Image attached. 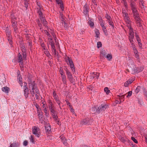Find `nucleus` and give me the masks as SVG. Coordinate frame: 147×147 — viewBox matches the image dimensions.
Masks as SVG:
<instances>
[{
  "label": "nucleus",
  "mask_w": 147,
  "mask_h": 147,
  "mask_svg": "<svg viewBox=\"0 0 147 147\" xmlns=\"http://www.w3.org/2000/svg\"><path fill=\"white\" fill-rule=\"evenodd\" d=\"M130 6L135 20L140 18L139 13L136 8V3L133 0H131Z\"/></svg>",
  "instance_id": "f257e3e1"
},
{
  "label": "nucleus",
  "mask_w": 147,
  "mask_h": 147,
  "mask_svg": "<svg viewBox=\"0 0 147 147\" xmlns=\"http://www.w3.org/2000/svg\"><path fill=\"white\" fill-rule=\"evenodd\" d=\"M29 89L32 96H34L35 93L38 94L39 90L36 88V86L34 81H31L28 84Z\"/></svg>",
  "instance_id": "f03ea898"
},
{
  "label": "nucleus",
  "mask_w": 147,
  "mask_h": 147,
  "mask_svg": "<svg viewBox=\"0 0 147 147\" xmlns=\"http://www.w3.org/2000/svg\"><path fill=\"white\" fill-rule=\"evenodd\" d=\"M32 134L35 135V136L37 137H39L40 136V133L39 132V128L36 126H34L32 127Z\"/></svg>",
  "instance_id": "7ed1b4c3"
},
{
  "label": "nucleus",
  "mask_w": 147,
  "mask_h": 147,
  "mask_svg": "<svg viewBox=\"0 0 147 147\" xmlns=\"http://www.w3.org/2000/svg\"><path fill=\"white\" fill-rule=\"evenodd\" d=\"M108 107V106L107 105L105 104H102L99 106L96 110V112L99 113L101 111H105Z\"/></svg>",
  "instance_id": "20e7f679"
},
{
  "label": "nucleus",
  "mask_w": 147,
  "mask_h": 147,
  "mask_svg": "<svg viewBox=\"0 0 147 147\" xmlns=\"http://www.w3.org/2000/svg\"><path fill=\"white\" fill-rule=\"evenodd\" d=\"M131 47L133 48L134 52L135 54L136 58L139 60V57L138 54V52L136 49V45L132 43L131 44Z\"/></svg>",
  "instance_id": "39448f33"
},
{
  "label": "nucleus",
  "mask_w": 147,
  "mask_h": 147,
  "mask_svg": "<svg viewBox=\"0 0 147 147\" xmlns=\"http://www.w3.org/2000/svg\"><path fill=\"white\" fill-rule=\"evenodd\" d=\"M65 61L67 63V64H68L69 63L70 66V68H73V67H74V65L73 62L71 58L69 57H66L65 59Z\"/></svg>",
  "instance_id": "423d86ee"
},
{
  "label": "nucleus",
  "mask_w": 147,
  "mask_h": 147,
  "mask_svg": "<svg viewBox=\"0 0 147 147\" xmlns=\"http://www.w3.org/2000/svg\"><path fill=\"white\" fill-rule=\"evenodd\" d=\"M24 95L26 98H27L28 96L29 91L27 86L26 85L24 86Z\"/></svg>",
  "instance_id": "0eeeda50"
},
{
  "label": "nucleus",
  "mask_w": 147,
  "mask_h": 147,
  "mask_svg": "<svg viewBox=\"0 0 147 147\" xmlns=\"http://www.w3.org/2000/svg\"><path fill=\"white\" fill-rule=\"evenodd\" d=\"M124 20L127 24V26L128 28L131 27V22L130 20V18L129 17L125 18L124 19Z\"/></svg>",
  "instance_id": "6e6552de"
},
{
  "label": "nucleus",
  "mask_w": 147,
  "mask_h": 147,
  "mask_svg": "<svg viewBox=\"0 0 147 147\" xmlns=\"http://www.w3.org/2000/svg\"><path fill=\"white\" fill-rule=\"evenodd\" d=\"M99 74L98 73H93L90 76V78L93 79L96 78V79H98L99 76Z\"/></svg>",
  "instance_id": "1a4fd4ad"
},
{
  "label": "nucleus",
  "mask_w": 147,
  "mask_h": 147,
  "mask_svg": "<svg viewBox=\"0 0 147 147\" xmlns=\"http://www.w3.org/2000/svg\"><path fill=\"white\" fill-rule=\"evenodd\" d=\"M128 28L129 30V38H134V32L133 31V29L131 28V27L130 28Z\"/></svg>",
  "instance_id": "9d476101"
},
{
  "label": "nucleus",
  "mask_w": 147,
  "mask_h": 147,
  "mask_svg": "<svg viewBox=\"0 0 147 147\" xmlns=\"http://www.w3.org/2000/svg\"><path fill=\"white\" fill-rule=\"evenodd\" d=\"M18 62L20 63L22 65L23 64V59L22 55L19 53L18 55Z\"/></svg>",
  "instance_id": "9b49d317"
},
{
  "label": "nucleus",
  "mask_w": 147,
  "mask_h": 147,
  "mask_svg": "<svg viewBox=\"0 0 147 147\" xmlns=\"http://www.w3.org/2000/svg\"><path fill=\"white\" fill-rule=\"evenodd\" d=\"M11 22L12 23V25H13L14 23L15 24H17V19L15 16L12 15H11Z\"/></svg>",
  "instance_id": "f8f14e48"
},
{
  "label": "nucleus",
  "mask_w": 147,
  "mask_h": 147,
  "mask_svg": "<svg viewBox=\"0 0 147 147\" xmlns=\"http://www.w3.org/2000/svg\"><path fill=\"white\" fill-rule=\"evenodd\" d=\"M100 53V57L101 58L105 57L107 54L106 51L103 49L101 50Z\"/></svg>",
  "instance_id": "ddd939ff"
},
{
  "label": "nucleus",
  "mask_w": 147,
  "mask_h": 147,
  "mask_svg": "<svg viewBox=\"0 0 147 147\" xmlns=\"http://www.w3.org/2000/svg\"><path fill=\"white\" fill-rule=\"evenodd\" d=\"M134 80L132 79H129L126 81L124 83V86L125 87H128L129 85L131 84L134 81Z\"/></svg>",
  "instance_id": "4468645a"
},
{
  "label": "nucleus",
  "mask_w": 147,
  "mask_h": 147,
  "mask_svg": "<svg viewBox=\"0 0 147 147\" xmlns=\"http://www.w3.org/2000/svg\"><path fill=\"white\" fill-rule=\"evenodd\" d=\"M67 78H68L69 80L73 84H75V82H74V80L73 79V77L72 75H71L68 76H67Z\"/></svg>",
  "instance_id": "2eb2a0df"
},
{
  "label": "nucleus",
  "mask_w": 147,
  "mask_h": 147,
  "mask_svg": "<svg viewBox=\"0 0 147 147\" xmlns=\"http://www.w3.org/2000/svg\"><path fill=\"white\" fill-rule=\"evenodd\" d=\"M136 21L137 26L139 27H141L142 26V20L140 18L138 19L135 20Z\"/></svg>",
  "instance_id": "dca6fc26"
},
{
  "label": "nucleus",
  "mask_w": 147,
  "mask_h": 147,
  "mask_svg": "<svg viewBox=\"0 0 147 147\" xmlns=\"http://www.w3.org/2000/svg\"><path fill=\"white\" fill-rule=\"evenodd\" d=\"M45 129L46 132H50L51 130L50 125L49 124L46 125L45 126Z\"/></svg>",
  "instance_id": "f3484780"
},
{
  "label": "nucleus",
  "mask_w": 147,
  "mask_h": 147,
  "mask_svg": "<svg viewBox=\"0 0 147 147\" xmlns=\"http://www.w3.org/2000/svg\"><path fill=\"white\" fill-rule=\"evenodd\" d=\"M38 113L40 121H41L42 122H43V119L42 113L41 111L40 112H38Z\"/></svg>",
  "instance_id": "a211bd4d"
},
{
  "label": "nucleus",
  "mask_w": 147,
  "mask_h": 147,
  "mask_svg": "<svg viewBox=\"0 0 147 147\" xmlns=\"http://www.w3.org/2000/svg\"><path fill=\"white\" fill-rule=\"evenodd\" d=\"M89 120L88 119H85L82 121L81 124H82L86 125L88 124Z\"/></svg>",
  "instance_id": "6ab92c4d"
},
{
  "label": "nucleus",
  "mask_w": 147,
  "mask_h": 147,
  "mask_svg": "<svg viewBox=\"0 0 147 147\" xmlns=\"http://www.w3.org/2000/svg\"><path fill=\"white\" fill-rule=\"evenodd\" d=\"M18 82L20 84V86L22 87V78L21 77V76H20V75H18Z\"/></svg>",
  "instance_id": "aec40b11"
},
{
  "label": "nucleus",
  "mask_w": 147,
  "mask_h": 147,
  "mask_svg": "<svg viewBox=\"0 0 147 147\" xmlns=\"http://www.w3.org/2000/svg\"><path fill=\"white\" fill-rule=\"evenodd\" d=\"M2 90L5 93H8L9 90V88L5 86L2 88Z\"/></svg>",
  "instance_id": "412c9836"
},
{
  "label": "nucleus",
  "mask_w": 147,
  "mask_h": 147,
  "mask_svg": "<svg viewBox=\"0 0 147 147\" xmlns=\"http://www.w3.org/2000/svg\"><path fill=\"white\" fill-rule=\"evenodd\" d=\"M122 13L123 14V16L124 19L125 18L129 17L128 14L126 12V11L124 9H122Z\"/></svg>",
  "instance_id": "4be33fe9"
},
{
  "label": "nucleus",
  "mask_w": 147,
  "mask_h": 147,
  "mask_svg": "<svg viewBox=\"0 0 147 147\" xmlns=\"http://www.w3.org/2000/svg\"><path fill=\"white\" fill-rule=\"evenodd\" d=\"M124 95H122L121 94H120L118 96L120 100V103H121L122 102H123L124 100Z\"/></svg>",
  "instance_id": "5701e85b"
},
{
  "label": "nucleus",
  "mask_w": 147,
  "mask_h": 147,
  "mask_svg": "<svg viewBox=\"0 0 147 147\" xmlns=\"http://www.w3.org/2000/svg\"><path fill=\"white\" fill-rule=\"evenodd\" d=\"M15 23L13 24V25H12V27H13V28L14 30V31L15 32L17 33L18 32V28L17 27V24H15Z\"/></svg>",
  "instance_id": "b1692460"
},
{
  "label": "nucleus",
  "mask_w": 147,
  "mask_h": 147,
  "mask_svg": "<svg viewBox=\"0 0 147 147\" xmlns=\"http://www.w3.org/2000/svg\"><path fill=\"white\" fill-rule=\"evenodd\" d=\"M105 57L108 60L110 61L112 58V56L111 54H107Z\"/></svg>",
  "instance_id": "393cba45"
},
{
  "label": "nucleus",
  "mask_w": 147,
  "mask_h": 147,
  "mask_svg": "<svg viewBox=\"0 0 147 147\" xmlns=\"http://www.w3.org/2000/svg\"><path fill=\"white\" fill-rule=\"evenodd\" d=\"M42 19H40L42 23H43L44 26L45 27L47 26V22L46 20L44 18H43Z\"/></svg>",
  "instance_id": "a878e982"
},
{
  "label": "nucleus",
  "mask_w": 147,
  "mask_h": 147,
  "mask_svg": "<svg viewBox=\"0 0 147 147\" xmlns=\"http://www.w3.org/2000/svg\"><path fill=\"white\" fill-rule=\"evenodd\" d=\"M61 140L62 141V142H63V144L67 146V142L66 139H65V138H61Z\"/></svg>",
  "instance_id": "bb28decb"
},
{
  "label": "nucleus",
  "mask_w": 147,
  "mask_h": 147,
  "mask_svg": "<svg viewBox=\"0 0 147 147\" xmlns=\"http://www.w3.org/2000/svg\"><path fill=\"white\" fill-rule=\"evenodd\" d=\"M140 5L141 8L142 10H145V6L144 5V3H143L142 2H140Z\"/></svg>",
  "instance_id": "cd10ccee"
},
{
  "label": "nucleus",
  "mask_w": 147,
  "mask_h": 147,
  "mask_svg": "<svg viewBox=\"0 0 147 147\" xmlns=\"http://www.w3.org/2000/svg\"><path fill=\"white\" fill-rule=\"evenodd\" d=\"M18 144L17 143H14L11 144L9 147H18Z\"/></svg>",
  "instance_id": "c85d7f7f"
},
{
  "label": "nucleus",
  "mask_w": 147,
  "mask_h": 147,
  "mask_svg": "<svg viewBox=\"0 0 147 147\" xmlns=\"http://www.w3.org/2000/svg\"><path fill=\"white\" fill-rule=\"evenodd\" d=\"M49 44L51 45L52 50H53L54 49H55V43L54 42H50V43H49Z\"/></svg>",
  "instance_id": "c756f323"
},
{
  "label": "nucleus",
  "mask_w": 147,
  "mask_h": 147,
  "mask_svg": "<svg viewBox=\"0 0 147 147\" xmlns=\"http://www.w3.org/2000/svg\"><path fill=\"white\" fill-rule=\"evenodd\" d=\"M105 17L108 20V21H110L112 20L111 16L108 15V14L106 13L105 16Z\"/></svg>",
  "instance_id": "7c9ffc66"
},
{
  "label": "nucleus",
  "mask_w": 147,
  "mask_h": 147,
  "mask_svg": "<svg viewBox=\"0 0 147 147\" xmlns=\"http://www.w3.org/2000/svg\"><path fill=\"white\" fill-rule=\"evenodd\" d=\"M38 14L40 18V19L43 20L42 19L44 18L43 17V16L42 13V12H41V11H40L39 10H38Z\"/></svg>",
  "instance_id": "2f4dec72"
},
{
  "label": "nucleus",
  "mask_w": 147,
  "mask_h": 147,
  "mask_svg": "<svg viewBox=\"0 0 147 147\" xmlns=\"http://www.w3.org/2000/svg\"><path fill=\"white\" fill-rule=\"evenodd\" d=\"M30 141L33 144H35V140L34 137L31 135L30 138Z\"/></svg>",
  "instance_id": "473e14b6"
},
{
  "label": "nucleus",
  "mask_w": 147,
  "mask_h": 147,
  "mask_svg": "<svg viewBox=\"0 0 147 147\" xmlns=\"http://www.w3.org/2000/svg\"><path fill=\"white\" fill-rule=\"evenodd\" d=\"M65 71L66 72V74L67 75V76H68L71 75H72L71 73V72L69 71V69L67 68H66L65 69Z\"/></svg>",
  "instance_id": "72a5a7b5"
},
{
  "label": "nucleus",
  "mask_w": 147,
  "mask_h": 147,
  "mask_svg": "<svg viewBox=\"0 0 147 147\" xmlns=\"http://www.w3.org/2000/svg\"><path fill=\"white\" fill-rule=\"evenodd\" d=\"M42 107L44 109V111L45 112V113L46 114H48L47 107L45 105V104H43Z\"/></svg>",
  "instance_id": "f704fd0d"
},
{
  "label": "nucleus",
  "mask_w": 147,
  "mask_h": 147,
  "mask_svg": "<svg viewBox=\"0 0 147 147\" xmlns=\"http://www.w3.org/2000/svg\"><path fill=\"white\" fill-rule=\"evenodd\" d=\"M104 90L107 94H109L110 92V90L107 87H105L104 88Z\"/></svg>",
  "instance_id": "c9c22d12"
},
{
  "label": "nucleus",
  "mask_w": 147,
  "mask_h": 147,
  "mask_svg": "<svg viewBox=\"0 0 147 147\" xmlns=\"http://www.w3.org/2000/svg\"><path fill=\"white\" fill-rule=\"evenodd\" d=\"M102 28L105 34L107 35V30L106 29V28L105 26L102 27Z\"/></svg>",
  "instance_id": "e433bc0d"
},
{
  "label": "nucleus",
  "mask_w": 147,
  "mask_h": 147,
  "mask_svg": "<svg viewBox=\"0 0 147 147\" xmlns=\"http://www.w3.org/2000/svg\"><path fill=\"white\" fill-rule=\"evenodd\" d=\"M88 23L90 27H93L94 26V23L90 20Z\"/></svg>",
  "instance_id": "4c0bfd02"
},
{
  "label": "nucleus",
  "mask_w": 147,
  "mask_h": 147,
  "mask_svg": "<svg viewBox=\"0 0 147 147\" xmlns=\"http://www.w3.org/2000/svg\"><path fill=\"white\" fill-rule=\"evenodd\" d=\"M35 106L37 109V112L41 111V110L40 109V107L37 104H36L35 105Z\"/></svg>",
  "instance_id": "58836bf2"
},
{
  "label": "nucleus",
  "mask_w": 147,
  "mask_h": 147,
  "mask_svg": "<svg viewBox=\"0 0 147 147\" xmlns=\"http://www.w3.org/2000/svg\"><path fill=\"white\" fill-rule=\"evenodd\" d=\"M59 71V73H60V74H61H61H65L64 73L62 67H60Z\"/></svg>",
  "instance_id": "ea45409f"
},
{
  "label": "nucleus",
  "mask_w": 147,
  "mask_h": 147,
  "mask_svg": "<svg viewBox=\"0 0 147 147\" xmlns=\"http://www.w3.org/2000/svg\"><path fill=\"white\" fill-rule=\"evenodd\" d=\"M48 40H49V42L50 43V42H53V41L52 40V37L50 35L48 36Z\"/></svg>",
  "instance_id": "a19ab883"
},
{
  "label": "nucleus",
  "mask_w": 147,
  "mask_h": 147,
  "mask_svg": "<svg viewBox=\"0 0 147 147\" xmlns=\"http://www.w3.org/2000/svg\"><path fill=\"white\" fill-rule=\"evenodd\" d=\"M45 50H46L44 51L47 57H49L51 56V55L49 53V52L46 49Z\"/></svg>",
  "instance_id": "79ce46f5"
},
{
  "label": "nucleus",
  "mask_w": 147,
  "mask_h": 147,
  "mask_svg": "<svg viewBox=\"0 0 147 147\" xmlns=\"http://www.w3.org/2000/svg\"><path fill=\"white\" fill-rule=\"evenodd\" d=\"M49 110L53 109V103L51 101H50L49 102Z\"/></svg>",
  "instance_id": "37998d69"
},
{
  "label": "nucleus",
  "mask_w": 147,
  "mask_h": 147,
  "mask_svg": "<svg viewBox=\"0 0 147 147\" xmlns=\"http://www.w3.org/2000/svg\"><path fill=\"white\" fill-rule=\"evenodd\" d=\"M102 43L100 42H98L97 43V47L98 48H99L102 47Z\"/></svg>",
  "instance_id": "c03bdc74"
},
{
  "label": "nucleus",
  "mask_w": 147,
  "mask_h": 147,
  "mask_svg": "<svg viewBox=\"0 0 147 147\" xmlns=\"http://www.w3.org/2000/svg\"><path fill=\"white\" fill-rule=\"evenodd\" d=\"M100 24L102 28L105 26H104V23H103V21L102 19H101V21H100Z\"/></svg>",
  "instance_id": "a18cd8bd"
},
{
  "label": "nucleus",
  "mask_w": 147,
  "mask_h": 147,
  "mask_svg": "<svg viewBox=\"0 0 147 147\" xmlns=\"http://www.w3.org/2000/svg\"><path fill=\"white\" fill-rule=\"evenodd\" d=\"M140 86H138L135 90V91L136 93H138L140 91Z\"/></svg>",
  "instance_id": "49530a36"
},
{
  "label": "nucleus",
  "mask_w": 147,
  "mask_h": 147,
  "mask_svg": "<svg viewBox=\"0 0 147 147\" xmlns=\"http://www.w3.org/2000/svg\"><path fill=\"white\" fill-rule=\"evenodd\" d=\"M109 24L113 28H114L113 23L112 22V20L108 21Z\"/></svg>",
  "instance_id": "de8ad7c7"
},
{
  "label": "nucleus",
  "mask_w": 147,
  "mask_h": 147,
  "mask_svg": "<svg viewBox=\"0 0 147 147\" xmlns=\"http://www.w3.org/2000/svg\"><path fill=\"white\" fill-rule=\"evenodd\" d=\"M41 47L43 48V49L45 50L46 49L45 48V46L44 43H42L41 44Z\"/></svg>",
  "instance_id": "09e8293b"
},
{
  "label": "nucleus",
  "mask_w": 147,
  "mask_h": 147,
  "mask_svg": "<svg viewBox=\"0 0 147 147\" xmlns=\"http://www.w3.org/2000/svg\"><path fill=\"white\" fill-rule=\"evenodd\" d=\"M140 68V70H137L136 71H135V72L138 73L142 71L143 69V67H141Z\"/></svg>",
  "instance_id": "8fccbe9b"
},
{
  "label": "nucleus",
  "mask_w": 147,
  "mask_h": 147,
  "mask_svg": "<svg viewBox=\"0 0 147 147\" xmlns=\"http://www.w3.org/2000/svg\"><path fill=\"white\" fill-rule=\"evenodd\" d=\"M62 80L64 84H66V78H62Z\"/></svg>",
  "instance_id": "3c124183"
},
{
  "label": "nucleus",
  "mask_w": 147,
  "mask_h": 147,
  "mask_svg": "<svg viewBox=\"0 0 147 147\" xmlns=\"http://www.w3.org/2000/svg\"><path fill=\"white\" fill-rule=\"evenodd\" d=\"M28 142L26 140L24 141L23 142V144L24 146H27L28 144Z\"/></svg>",
  "instance_id": "603ef678"
},
{
  "label": "nucleus",
  "mask_w": 147,
  "mask_h": 147,
  "mask_svg": "<svg viewBox=\"0 0 147 147\" xmlns=\"http://www.w3.org/2000/svg\"><path fill=\"white\" fill-rule=\"evenodd\" d=\"M132 92L131 91H129L127 93L128 94L127 96V98H128V97H130L131 96V95L132 94Z\"/></svg>",
  "instance_id": "864d4df0"
},
{
  "label": "nucleus",
  "mask_w": 147,
  "mask_h": 147,
  "mask_svg": "<svg viewBox=\"0 0 147 147\" xmlns=\"http://www.w3.org/2000/svg\"><path fill=\"white\" fill-rule=\"evenodd\" d=\"M88 12V11L87 10V9L86 8H85L84 9V14L85 15H86Z\"/></svg>",
  "instance_id": "5fc2aeb1"
},
{
  "label": "nucleus",
  "mask_w": 147,
  "mask_h": 147,
  "mask_svg": "<svg viewBox=\"0 0 147 147\" xmlns=\"http://www.w3.org/2000/svg\"><path fill=\"white\" fill-rule=\"evenodd\" d=\"M96 34V36L98 38L99 36V35L100 34V33L99 32L98 30H97L95 32Z\"/></svg>",
  "instance_id": "6e6d98bb"
},
{
  "label": "nucleus",
  "mask_w": 147,
  "mask_h": 147,
  "mask_svg": "<svg viewBox=\"0 0 147 147\" xmlns=\"http://www.w3.org/2000/svg\"><path fill=\"white\" fill-rule=\"evenodd\" d=\"M138 44L139 46V47L140 48L142 49V43H141L140 40L138 41Z\"/></svg>",
  "instance_id": "4d7b16f0"
},
{
  "label": "nucleus",
  "mask_w": 147,
  "mask_h": 147,
  "mask_svg": "<svg viewBox=\"0 0 147 147\" xmlns=\"http://www.w3.org/2000/svg\"><path fill=\"white\" fill-rule=\"evenodd\" d=\"M122 3H123V4L124 5V6L126 8H127V4L126 1H123V2H122Z\"/></svg>",
  "instance_id": "13d9d810"
},
{
  "label": "nucleus",
  "mask_w": 147,
  "mask_h": 147,
  "mask_svg": "<svg viewBox=\"0 0 147 147\" xmlns=\"http://www.w3.org/2000/svg\"><path fill=\"white\" fill-rule=\"evenodd\" d=\"M24 4L25 5V7L27 9L28 6V1H24Z\"/></svg>",
  "instance_id": "bf43d9fd"
},
{
  "label": "nucleus",
  "mask_w": 147,
  "mask_h": 147,
  "mask_svg": "<svg viewBox=\"0 0 147 147\" xmlns=\"http://www.w3.org/2000/svg\"><path fill=\"white\" fill-rule=\"evenodd\" d=\"M131 139L132 140L136 143H138V141L134 137H131Z\"/></svg>",
  "instance_id": "052dcab7"
},
{
  "label": "nucleus",
  "mask_w": 147,
  "mask_h": 147,
  "mask_svg": "<svg viewBox=\"0 0 147 147\" xmlns=\"http://www.w3.org/2000/svg\"><path fill=\"white\" fill-rule=\"evenodd\" d=\"M52 115L53 116V117L55 119V120H57V115L56 113L52 114Z\"/></svg>",
  "instance_id": "680f3d73"
},
{
  "label": "nucleus",
  "mask_w": 147,
  "mask_h": 147,
  "mask_svg": "<svg viewBox=\"0 0 147 147\" xmlns=\"http://www.w3.org/2000/svg\"><path fill=\"white\" fill-rule=\"evenodd\" d=\"M22 55H23V59L26 60V53H23Z\"/></svg>",
  "instance_id": "e2e57ef3"
},
{
  "label": "nucleus",
  "mask_w": 147,
  "mask_h": 147,
  "mask_svg": "<svg viewBox=\"0 0 147 147\" xmlns=\"http://www.w3.org/2000/svg\"><path fill=\"white\" fill-rule=\"evenodd\" d=\"M51 112L52 113V114H54L56 113V112L53 109H52L50 110Z\"/></svg>",
  "instance_id": "0e129e2a"
},
{
  "label": "nucleus",
  "mask_w": 147,
  "mask_h": 147,
  "mask_svg": "<svg viewBox=\"0 0 147 147\" xmlns=\"http://www.w3.org/2000/svg\"><path fill=\"white\" fill-rule=\"evenodd\" d=\"M28 44L31 47L32 46V41L30 40H28Z\"/></svg>",
  "instance_id": "69168bd1"
},
{
  "label": "nucleus",
  "mask_w": 147,
  "mask_h": 147,
  "mask_svg": "<svg viewBox=\"0 0 147 147\" xmlns=\"http://www.w3.org/2000/svg\"><path fill=\"white\" fill-rule=\"evenodd\" d=\"M52 52L53 53V54L56 55H57V53L56 52V49H54L53 50H52Z\"/></svg>",
  "instance_id": "338daca9"
},
{
  "label": "nucleus",
  "mask_w": 147,
  "mask_h": 147,
  "mask_svg": "<svg viewBox=\"0 0 147 147\" xmlns=\"http://www.w3.org/2000/svg\"><path fill=\"white\" fill-rule=\"evenodd\" d=\"M135 36L137 41L140 40L139 37L138 35H136Z\"/></svg>",
  "instance_id": "774afa93"
}]
</instances>
